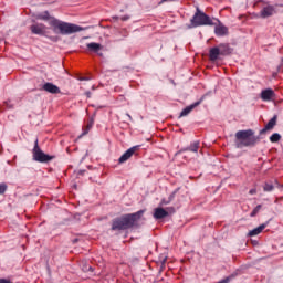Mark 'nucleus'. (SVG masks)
Returning <instances> with one entry per match:
<instances>
[{"label":"nucleus","mask_w":283,"mask_h":283,"mask_svg":"<svg viewBox=\"0 0 283 283\" xmlns=\"http://www.w3.org/2000/svg\"><path fill=\"white\" fill-rule=\"evenodd\" d=\"M35 19L38 21H49V25H51V28L53 29L54 34H62L63 36L76 34V32H83L84 30H86L81 25L70 22H63L50 15V11H44L35 14Z\"/></svg>","instance_id":"f257e3e1"},{"label":"nucleus","mask_w":283,"mask_h":283,"mask_svg":"<svg viewBox=\"0 0 283 283\" xmlns=\"http://www.w3.org/2000/svg\"><path fill=\"white\" fill-rule=\"evenodd\" d=\"M145 210H139L134 213L123 214L112 220L111 230L113 231H127V229H133L136 222L143 218Z\"/></svg>","instance_id":"f03ea898"},{"label":"nucleus","mask_w":283,"mask_h":283,"mask_svg":"<svg viewBox=\"0 0 283 283\" xmlns=\"http://www.w3.org/2000/svg\"><path fill=\"white\" fill-rule=\"evenodd\" d=\"M234 136V145L237 149L255 147V145L260 143V136H255V132H253V129L238 130Z\"/></svg>","instance_id":"7ed1b4c3"},{"label":"nucleus","mask_w":283,"mask_h":283,"mask_svg":"<svg viewBox=\"0 0 283 283\" xmlns=\"http://www.w3.org/2000/svg\"><path fill=\"white\" fill-rule=\"evenodd\" d=\"M190 23L189 28H200L202 25H213V20L207 13L200 11V8H197Z\"/></svg>","instance_id":"20e7f679"},{"label":"nucleus","mask_w":283,"mask_h":283,"mask_svg":"<svg viewBox=\"0 0 283 283\" xmlns=\"http://www.w3.org/2000/svg\"><path fill=\"white\" fill-rule=\"evenodd\" d=\"M32 154L33 160H35V163H50V160H54V156H50L41 150L39 147V139H35L34 142Z\"/></svg>","instance_id":"39448f33"},{"label":"nucleus","mask_w":283,"mask_h":283,"mask_svg":"<svg viewBox=\"0 0 283 283\" xmlns=\"http://www.w3.org/2000/svg\"><path fill=\"white\" fill-rule=\"evenodd\" d=\"M30 30L33 34L38 36H46L48 35V28L43 23L34 22L31 24Z\"/></svg>","instance_id":"423d86ee"},{"label":"nucleus","mask_w":283,"mask_h":283,"mask_svg":"<svg viewBox=\"0 0 283 283\" xmlns=\"http://www.w3.org/2000/svg\"><path fill=\"white\" fill-rule=\"evenodd\" d=\"M166 209L167 210H165L164 208H156L154 212L155 220H163V218H167L169 213H176V208L174 207H169Z\"/></svg>","instance_id":"0eeeda50"},{"label":"nucleus","mask_w":283,"mask_h":283,"mask_svg":"<svg viewBox=\"0 0 283 283\" xmlns=\"http://www.w3.org/2000/svg\"><path fill=\"white\" fill-rule=\"evenodd\" d=\"M140 149V145L133 146L129 149H127L118 159L119 165H123V163H127L136 151Z\"/></svg>","instance_id":"6e6552de"},{"label":"nucleus","mask_w":283,"mask_h":283,"mask_svg":"<svg viewBox=\"0 0 283 283\" xmlns=\"http://www.w3.org/2000/svg\"><path fill=\"white\" fill-rule=\"evenodd\" d=\"M260 98L264 101V103H271V101L275 99V91H273V88H265L261 91Z\"/></svg>","instance_id":"1a4fd4ad"},{"label":"nucleus","mask_w":283,"mask_h":283,"mask_svg":"<svg viewBox=\"0 0 283 283\" xmlns=\"http://www.w3.org/2000/svg\"><path fill=\"white\" fill-rule=\"evenodd\" d=\"M42 90L49 94H61V88L51 82L44 83Z\"/></svg>","instance_id":"9d476101"},{"label":"nucleus","mask_w":283,"mask_h":283,"mask_svg":"<svg viewBox=\"0 0 283 283\" xmlns=\"http://www.w3.org/2000/svg\"><path fill=\"white\" fill-rule=\"evenodd\" d=\"M275 125H277V115H274L269 122L268 124L264 126V128H262L260 130V135H264L266 134V132L273 129V127H275Z\"/></svg>","instance_id":"9b49d317"},{"label":"nucleus","mask_w":283,"mask_h":283,"mask_svg":"<svg viewBox=\"0 0 283 283\" xmlns=\"http://www.w3.org/2000/svg\"><path fill=\"white\" fill-rule=\"evenodd\" d=\"M274 12H275V7L269 4L260 11V17L261 19H269V17H273Z\"/></svg>","instance_id":"f8f14e48"},{"label":"nucleus","mask_w":283,"mask_h":283,"mask_svg":"<svg viewBox=\"0 0 283 283\" xmlns=\"http://www.w3.org/2000/svg\"><path fill=\"white\" fill-rule=\"evenodd\" d=\"M214 34L217 36H227V34H229V28L219 21L218 25L214 27Z\"/></svg>","instance_id":"ddd939ff"},{"label":"nucleus","mask_w":283,"mask_h":283,"mask_svg":"<svg viewBox=\"0 0 283 283\" xmlns=\"http://www.w3.org/2000/svg\"><path fill=\"white\" fill-rule=\"evenodd\" d=\"M218 48L221 56H229V54H233V49L229 43H221Z\"/></svg>","instance_id":"4468645a"},{"label":"nucleus","mask_w":283,"mask_h":283,"mask_svg":"<svg viewBox=\"0 0 283 283\" xmlns=\"http://www.w3.org/2000/svg\"><path fill=\"white\" fill-rule=\"evenodd\" d=\"M201 103H202V98L191 104L190 106H187L186 108H184L180 113V118H182L184 116H188V114H191V112H193V109H196V107H198V105H200Z\"/></svg>","instance_id":"2eb2a0df"},{"label":"nucleus","mask_w":283,"mask_h":283,"mask_svg":"<svg viewBox=\"0 0 283 283\" xmlns=\"http://www.w3.org/2000/svg\"><path fill=\"white\" fill-rule=\"evenodd\" d=\"M198 149H200V142H193L188 147L181 148L180 154L185 151H192V154H198Z\"/></svg>","instance_id":"dca6fc26"},{"label":"nucleus","mask_w":283,"mask_h":283,"mask_svg":"<svg viewBox=\"0 0 283 283\" xmlns=\"http://www.w3.org/2000/svg\"><path fill=\"white\" fill-rule=\"evenodd\" d=\"M266 229V223H262L261 226H259L258 228H254L253 230H250L248 235L250 238H253L255 235H260V233H262L264 230Z\"/></svg>","instance_id":"f3484780"},{"label":"nucleus","mask_w":283,"mask_h":283,"mask_svg":"<svg viewBox=\"0 0 283 283\" xmlns=\"http://www.w3.org/2000/svg\"><path fill=\"white\" fill-rule=\"evenodd\" d=\"M220 49L219 46L211 48L209 51V59L210 61H218V56H220Z\"/></svg>","instance_id":"a211bd4d"},{"label":"nucleus","mask_w":283,"mask_h":283,"mask_svg":"<svg viewBox=\"0 0 283 283\" xmlns=\"http://www.w3.org/2000/svg\"><path fill=\"white\" fill-rule=\"evenodd\" d=\"M87 50H90V52H98L101 51V44L96 43V42H91L88 44H86Z\"/></svg>","instance_id":"6ab92c4d"},{"label":"nucleus","mask_w":283,"mask_h":283,"mask_svg":"<svg viewBox=\"0 0 283 283\" xmlns=\"http://www.w3.org/2000/svg\"><path fill=\"white\" fill-rule=\"evenodd\" d=\"M280 140H282V135L279 133H274L270 137V143H280Z\"/></svg>","instance_id":"aec40b11"},{"label":"nucleus","mask_w":283,"mask_h":283,"mask_svg":"<svg viewBox=\"0 0 283 283\" xmlns=\"http://www.w3.org/2000/svg\"><path fill=\"white\" fill-rule=\"evenodd\" d=\"M275 189V186H273V184L271 182H265L263 186V191L265 192H271Z\"/></svg>","instance_id":"412c9836"},{"label":"nucleus","mask_w":283,"mask_h":283,"mask_svg":"<svg viewBox=\"0 0 283 283\" xmlns=\"http://www.w3.org/2000/svg\"><path fill=\"white\" fill-rule=\"evenodd\" d=\"M262 209V205H258L252 212L250 213L251 218H255V216H258V213H260V210Z\"/></svg>","instance_id":"4be33fe9"},{"label":"nucleus","mask_w":283,"mask_h":283,"mask_svg":"<svg viewBox=\"0 0 283 283\" xmlns=\"http://www.w3.org/2000/svg\"><path fill=\"white\" fill-rule=\"evenodd\" d=\"M8 191V185L6 184H0V196H3Z\"/></svg>","instance_id":"5701e85b"},{"label":"nucleus","mask_w":283,"mask_h":283,"mask_svg":"<svg viewBox=\"0 0 283 283\" xmlns=\"http://www.w3.org/2000/svg\"><path fill=\"white\" fill-rule=\"evenodd\" d=\"M174 198H176V192H172V193L169 196V200H168V201L163 200V203H164V205H169V202H171V200H174Z\"/></svg>","instance_id":"b1692460"},{"label":"nucleus","mask_w":283,"mask_h":283,"mask_svg":"<svg viewBox=\"0 0 283 283\" xmlns=\"http://www.w3.org/2000/svg\"><path fill=\"white\" fill-rule=\"evenodd\" d=\"M4 105L8 109H12V107H14V105L12 104V101L8 99L4 102Z\"/></svg>","instance_id":"393cba45"},{"label":"nucleus","mask_w":283,"mask_h":283,"mask_svg":"<svg viewBox=\"0 0 283 283\" xmlns=\"http://www.w3.org/2000/svg\"><path fill=\"white\" fill-rule=\"evenodd\" d=\"M229 282H231V276H228V277L219 281L218 283H229Z\"/></svg>","instance_id":"a878e982"},{"label":"nucleus","mask_w":283,"mask_h":283,"mask_svg":"<svg viewBox=\"0 0 283 283\" xmlns=\"http://www.w3.org/2000/svg\"><path fill=\"white\" fill-rule=\"evenodd\" d=\"M249 193H250V196H255V193H258V190H255V189H250Z\"/></svg>","instance_id":"bb28decb"},{"label":"nucleus","mask_w":283,"mask_h":283,"mask_svg":"<svg viewBox=\"0 0 283 283\" xmlns=\"http://www.w3.org/2000/svg\"><path fill=\"white\" fill-rule=\"evenodd\" d=\"M0 283H11L8 279H0Z\"/></svg>","instance_id":"cd10ccee"},{"label":"nucleus","mask_w":283,"mask_h":283,"mask_svg":"<svg viewBox=\"0 0 283 283\" xmlns=\"http://www.w3.org/2000/svg\"><path fill=\"white\" fill-rule=\"evenodd\" d=\"M276 6H277V8H283V1Z\"/></svg>","instance_id":"c85d7f7f"},{"label":"nucleus","mask_w":283,"mask_h":283,"mask_svg":"<svg viewBox=\"0 0 283 283\" xmlns=\"http://www.w3.org/2000/svg\"><path fill=\"white\" fill-rule=\"evenodd\" d=\"M80 81H87V77H82L80 78Z\"/></svg>","instance_id":"c756f323"},{"label":"nucleus","mask_w":283,"mask_h":283,"mask_svg":"<svg viewBox=\"0 0 283 283\" xmlns=\"http://www.w3.org/2000/svg\"><path fill=\"white\" fill-rule=\"evenodd\" d=\"M165 262H167V259H165V260L163 261V264H165Z\"/></svg>","instance_id":"7c9ffc66"},{"label":"nucleus","mask_w":283,"mask_h":283,"mask_svg":"<svg viewBox=\"0 0 283 283\" xmlns=\"http://www.w3.org/2000/svg\"><path fill=\"white\" fill-rule=\"evenodd\" d=\"M88 270L92 271V266H90Z\"/></svg>","instance_id":"2f4dec72"},{"label":"nucleus","mask_w":283,"mask_h":283,"mask_svg":"<svg viewBox=\"0 0 283 283\" xmlns=\"http://www.w3.org/2000/svg\"><path fill=\"white\" fill-rule=\"evenodd\" d=\"M87 94V96L90 97V92L88 93H86Z\"/></svg>","instance_id":"473e14b6"},{"label":"nucleus","mask_w":283,"mask_h":283,"mask_svg":"<svg viewBox=\"0 0 283 283\" xmlns=\"http://www.w3.org/2000/svg\"><path fill=\"white\" fill-rule=\"evenodd\" d=\"M128 118H132V116H130V115H128Z\"/></svg>","instance_id":"72a5a7b5"}]
</instances>
